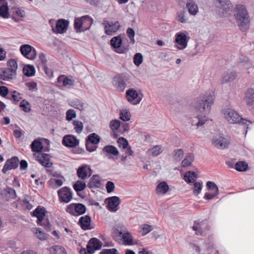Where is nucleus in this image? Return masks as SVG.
<instances>
[{
	"label": "nucleus",
	"mask_w": 254,
	"mask_h": 254,
	"mask_svg": "<svg viewBox=\"0 0 254 254\" xmlns=\"http://www.w3.org/2000/svg\"><path fill=\"white\" fill-rule=\"evenodd\" d=\"M214 101L213 93L205 92L200 94L191 103V107L199 113L209 112Z\"/></svg>",
	"instance_id": "1"
},
{
	"label": "nucleus",
	"mask_w": 254,
	"mask_h": 254,
	"mask_svg": "<svg viewBox=\"0 0 254 254\" xmlns=\"http://www.w3.org/2000/svg\"><path fill=\"white\" fill-rule=\"evenodd\" d=\"M234 14L240 29L242 31H246L249 27L250 19L245 6L241 4H237L234 9Z\"/></svg>",
	"instance_id": "2"
},
{
	"label": "nucleus",
	"mask_w": 254,
	"mask_h": 254,
	"mask_svg": "<svg viewBox=\"0 0 254 254\" xmlns=\"http://www.w3.org/2000/svg\"><path fill=\"white\" fill-rule=\"evenodd\" d=\"M221 112L230 124H242L247 129L249 128L248 126L251 124V121L242 118L237 112L232 109L226 108L222 110Z\"/></svg>",
	"instance_id": "3"
},
{
	"label": "nucleus",
	"mask_w": 254,
	"mask_h": 254,
	"mask_svg": "<svg viewBox=\"0 0 254 254\" xmlns=\"http://www.w3.org/2000/svg\"><path fill=\"white\" fill-rule=\"evenodd\" d=\"M46 209L44 207L38 206L33 212V215L37 218V223L39 225L44 226L45 229L49 231L51 229V225L48 221L43 222L45 216Z\"/></svg>",
	"instance_id": "4"
},
{
	"label": "nucleus",
	"mask_w": 254,
	"mask_h": 254,
	"mask_svg": "<svg viewBox=\"0 0 254 254\" xmlns=\"http://www.w3.org/2000/svg\"><path fill=\"white\" fill-rule=\"evenodd\" d=\"M102 246V243L96 238H91L88 242L86 248L81 249L79 253L80 254H93L95 251L100 250Z\"/></svg>",
	"instance_id": "5"
},
{
	"label": "nucleus",
	"mask_w": 254,
	"mask_h": 254,
	"mask_svg": "<svg viewBox=\"0 0 254 254\" xmlns=\"http://www.w3.org/2000/svg\"><path fill=\"white\" fill-rule=\"evenodd\" d=\"M86 206L80 203H71L66 208V211L72 216L81 215L86 212Z\"/></svg>",
	"instance_id": "6"
},
{
	"label": "nucleus",
	"mask_w": 254,
	"mask_h": 254,
	"mask_svg": "<svg viewBox=\"0 0 254 254\" xmlns=\"http://www.w3.org/2000/svg\"><path fill=\"white\" fill-rule=\"evenodd\" d=\"M129 79V75L122 73L115 76L113 79V84L120 91H123L126 86V82Z\"/></svg>",
	"instance_id": "7"
},
{
	"label": "nucleus",
	"mask_w": 254,
	"mask_h": 254,
	"mask_svg": "<svg viewBox=\"0 0 254 254\" xmlns=\"http://www.w3.org/2000/svg\"><path fill=\"white\" fill-rule=\"evenodd\" d=\"M116 233L118 236L122 238L124 241V244L125 245H133L132 236L131 233L126 231V228L123 225L118 226L116 230Z\"/></svg>",
	"instance_id": "8"
},
{
	"label": "nucleus",
	"mask_w": 254,
	"mask_h": 254,
	"mask_svg": "<svg viewBox=\"0 0 254 254\" xmlns=\"http://www.w3.org/2000/svg\"><path fill=\"white\" fill-rule=\"evenodd\" d=\"M188 33L187 31L184 32H178L176 34V43L178 50H184L188 45L190 37L187 36Z\"/></svg>",
	"instance_id": "9"
},
{
	"label": "nucleus",
	"mask_w": 254,
	"mask_h": 254,
	"mask_svg": "<svg viewBox=\"0 0 254 254\" xmlns=\"http://www.w3.org/2000/svg\"><path fill=\"white\" fill-rule=\"evenodd\" d=\"M102 24L104 25L105 32L108 35H113L121 27L119 21L115 22L104 20Z\"/></svg>",
	"instance_id": "10"
},
{
	"label": "nucleus",
	"mask_w": 254,
	"mask_h": 254,
	"mask_svg": "<svg viewBox=\"0 0 254 254\" xmlns=\"http://www.w3.org/2000/svg\"><path fill=\"white\" fill-rule=\"evenodd\" d=\"M212 142L215 147L220 149L227 148L230 144L229 140L221 135L214 136Z\"/></svg>",
	"instance_id": "11"
},
{
	"label": "nucleus",
	"mask_w": 254,
	"mask_h": 254,
	"mask_svg": "<svg viewBox=\"0 0 254 254\" xmlns=\"http://www.w3.org/2000/svg\"><path fill=\"white\" fill-rule=\"evenodd\" d=\"M20 51L21 54L27 59L33 60L36 57V50L28 44L23 45L20 47Z\"/></svg>",
	"instance_id": "12"
},
{
	"label": "nucleus",
	"mask_w": 254,
	"mask_h": 254,
	"mask_svg": "<svg viewBox=\"0 0 254 254\" xmlns=\"http://www.w3.org/2000/svg\"><path fill=\"white\" fill-rule=\"evenodd\" d=\"M58 193L61 202L68 203L72 198V192L70 189L66 187L60 189L58 191Z\"/></svg>",
	"instance_id": "13"
},
{
	"label": "nucleus",
	"mask_w": 254,
	"mask_h": 254,
	"mask_svg": "<svg viewBox=\"0 0 254 254\" xmlns=\"http://www.w3.org/2000/svg\"><path fill=\"white\" fill-rule=\"evenodd\" d=\"M92 174V171L89 165L83 164L80 166L77 170V175L81 179L84 180L90 177Z\"/></svg>",
	"instance_id": "14"
},
{
	"label": "nucleus",
	"mask_w": 254,
	"mask_h": 254,
	"mask_svg": "<svg viewBox=\"0 0 254 254\" xmlns=\"http://www.w3.org/2000/svg\"><path fill=\"white\" fill-rule=\"evenodd\" d=\"M63 144L68 147H73L79 145V140L77 137L71 134L65 135L62 140Z\"/></svg>",
	"instance_id": "15"
},
{
	"label": "nucleus",
	"mask_w": 254,
	"mask_h": 254,
	"mask_svg": "<svg viewBox=\"0 0 254 254\" xmlns=\"http://www.w3.org/2000/svg\"><path fill=\"white\" fill-rule=\"evenodd\" d=\"M220 4V12L222 16L227 17L230 14L232 4L229 0H217Z\"/></svg>",
	"instance_id": "16"
},
{
	"label": "nucleus",
	"mask_w": 254,
	"mask_h": 254,
	"mask_svg": "<svg viewBox=\"0 0 254 254\" xmlns=\"http://www.w3.org/2000/svg\"><path fill=\"white\" fill-rule=\"evenodd\" d=\"M208 226L206 220H196L193 223L192 229L195 232L197 235H202L203 231L207 228Z\"/></svg>",
	"instance_id": "17"
},
{
	"label": "nucleus",
	"mask_w": 254,
	"mask_h": 254,
	"mask_svg": "<svg viewBox=\"0 0 254 254\" xmlns=\"http://www.w3.org/2000/svg\"><path fill=\"white\" fill-rule=\"evenodd\" d=\"M126 98L128 102H131L133 105L139 104L141 100L137 91L133 89H129L127 91Z\"/></svg>",
	"instance_id": "18"
},
{
	"label": "nucleus",
	"mask_w": 254,
	"mask_h": 254,
	"mask_svg": "<svg viewBox=\"0 0 254 254\" xmlns=\"http://www.w3.org/2000/svg\"><path fill=\"white\" fill-rule=\"evenodd\" d=\"M208 120V118L204 115L197 114L195 116L191 118L190 122L192 126H196L197 127L204 125Z\"/></svg>",
	"instance_id": "19"
},
{
	"label": "nucleus",
	"mask_w": 254,
	"mask_h": 254,
	"mask_svg": "<svg viewBox=\"0 0 254 254\" xmlns=\"http://www.w3.org/2000/svg\"><path fill=\"white\" fill-rule=\"evenodd\" d=\"M19 160L17 157H13L7 160L5 165H4L2 172L6 173L8 170L15 169L18 166Z\"/></svg>",
	"instance_id": "20"
},
{
	"label": "nucleus",
	"mask_w": 254,
	"mask_h": 254,
	"mask_svg": "<svg viewBox=\"0 0 254 254\" xmlns=\"http://www.w3.org/2000/svg\"><path fill=\"white\" fill-rule=\"evenodd\" d=\"M68 25V21L61 19L59 20L56 24V29H55L53 27L52 30L55 33H64L65 32L67 29V27Z\"/></svg>",
	"instance_id": "21"
},
{
	"label": "nucleus",
	"mask_w": 254,
	"mask_h": 254,
	"mask_svg": "<svg viewBox=\"0 0 254 254\" xmlns=\"http://www.w3.org/2000/svg\"><path fill=\"white\" fill-rule=\"evenodd\" d=\"M119 204L120 198L118 196H112L108 199L107 208L112 212L117 211Z\"/></svg>",
	"instance_id": "22"
},
{
	"label": "nucleus",
	"mask_w": 254,
	"mask_h": 254,
	"mask_svg": "<svg viewBox=\"0 0 254 254\" xmlns=\"http://www.w3.org/2000/svg\"><path fill=\"white\" fill-rule=\"evenodd\" d=\"M237 77V74L236 71L234 70H228L222 74L221 82L224 84L232 82L236 79Z\"/></svg>",
	"instance_id": "23"
},
{
	"label": "nucleus",
	"mask_w": 254,
	"mask_h": 254,
	"mask_svg": "<svg viewBox=\"0 0 254 254\" xmlns=\"http://www.w3.org/2000/svg\"><path fill=\"white\" fill-rule=\"evenodd\" d=\"M37 158L39 163L45 167L49 168L52 165V163L50 161V155L48 154L43 153L39 154Z\"/></svg>",
	"instance_id": "24"
},
{
	"label": "nucleus",
	"mask_w": 254,
	"mask_h": 254,
	"mask_svg": "<svg viewBox=\"0 0 254 254\" xmlns=\"http://www.w3.org/2000/svg\"><path fill=\"white\" fill-rule=\"evenodd\" d=\"M91 221L90 217L89 215H85L80 218L78 223L83 230H90L91 229L90 227Z\"/></svg>",
	"instance_id": "25"
},
{
	"label": "nucleus",
	"mask_w": 254,
	"mask_h": 254,
	"mask_svg": "<svg viewBox=\"0 0 254 254\" xmlns=\"http://www.w3.org/2000/svg\"><path fill=\"white\" fill-rule=\"evenodd\" d=\"M186 6L190 15L194 16L198 13V6L193 0H188Z\"/></svg>",
	"instance_id": "26"
},
{
	"label": "nucleus",
	"mask_w": 254,
	"mask_h": 254,
	"mask_svg": "<svg viewBox=\"0 0 254 254\" xmlns=\"http://www.w3.org/2000/svg\"><path fill=\"white\" fill-rule=\"evenodd\" d=\"M16 73L9 68H5L2 72L0 74V79L7 80L12 79L16 76Z\"/></svg>",
	"instance_id": "27"
},
{
	"label": "nucleus",
	"mask_w": 254,
	"mask_h": 254,
	"mask_svg": "<svg viewBox=\"0 0 254 254\" xmlns=\"http://www.w3.org/2000/svg\"><path fill=\"white\" fill-rule=\"evenodd\" d=\"M101 185V183L100 177L97 175H94L89 180L87 186L90 189L99 188Z\"/></svg>",
	"instance_id": "28"
},
{
	"label": "nucleus",
	"mask_w": 254,
	"mask_h": 254,
	"mask_svg": "<svg viewBox=\"0 0 254 254\" xmlns=\"http://www.w3.org/2000/svg\"><path fill=\"white\" fill-rule=\"evenodd\" d=\"M194 160V155L192 153H188L185 158L181 162V167L182 168H188L190 166Z\"/></svg>",
	"instance_id": "29"
},
{
	"label": "nucleus",
	"mask_w": 254,
	"mask_h": 254,
	"mask_svg": "<svg viewBox=\"0 0 254 254\" xmlns=\"http://www.w3.org/2000/svg\"><path fill=\"white\" fill-rule=\"evenodd\" d=\"M169 186L165 182L159 183L156 188L155 191L157 194H165L168 191Z\"/></svg>",
	"instance_id": "30"
},
{
	"label": "nucleus",
	"mask_w": 254,
	"mask_h": 254,
	"mask_svg": "<svg viewBox=\"0 0 254 254\" xmlns=\"http://www.w3.org/2000/svg\"><path fill=\"white\" fill-rule=\"evenodd\" d=\"M196 178V175L192 171L187 172L184 177V179L188 183L194 182Z\"/></svg>",
	"instance_id": "31"
},
{
	"label": "nucleus",
	"mask_w": 254,
	"mask_h": 254,
	"mask_svg": "<svg viewBox=\"0 0 254 254\" xmlns=\"http://www.w3.org/2000/svg\"><path fill=\"white\" fill-rule=\"evenodd\" d=\"M23 71L25 76L30 77L35 74V69L33 65L28 64L24 66Z\"/></svg>",
	"instance_id": "32"
},
{
	"label": "nucleus",
	"mask_w": 254,
	"mask_h": 254,
	"mask_svg": "<svg viewBox=\"0 0 254 254\" xmlns=\"http://www.w3.org/2000/svg\"><path fill=\"white\" fill-rule=\"evenodd\" d=\"M86 140L90 142L92 144L97 145L100 141V137L95 133H92L88 135Z\"/></svg>",
	"instance_id": "33"
},
{
	"label": "nucleus",
	"mask_w": 254,
	"mask_h": 254,
	"mask_svg": "<svg viewBox=\"0 0 254 254\" xmlns=\"http://www.w3.org/2000/svg\"><path fill=\"white\" fill-rule=\"evenodd\" d=\"M31 147L33 152H41L43 149L42 143L38 140H34L31 144Z\"/></svg>",
	"instance_id": "34"
},
{
	"label": "nucleus",
	"mask_w": 254,
	"mask_h": 254,
	"mask_svg": "<svg viewBox=\"0 0 254 254\" xmlns=\"http://www.w3.org/2000/svg\"><path fill=\"white\" fill-rule=\"evenodd\" d=\"M49 254H66V252L63 247L55 246L50 249Z\"/></svg>",
	"instance_id": "35"
},
{
	"label": "nucleus",
	"mask_w": 254,
	"mask_h": 254,
	"mask_svg": "<svg viewBox=\"0 0 254 254\" xmlns=\"http://www.w3.org/2000/svg\"><path fill=\"white\" fill-rule=\"evenodd\" d=\"M131 115L128 110L126 109H122L120 111V118L123 121H128L130 120Z\"/></svg>",
	"instance_id": "36"
},
{
	"label": "nucleus",
	"mask_w": 254,
	"mask_h": 254,
	"mask_svg": "<svg viewBox=\"0 0 254 254\" xmlns=\"http://www.w3.org/2000/svg\"><path fill=\"white\" fill-rule=\"evenodd\" d=\"M103 151L109 154H113L115 156H117L119 154V151L117 148L113 145L105 146L103 148Z\"/></svg>",
	"instance_id": "37"
},
{
	"label": "nucleus",
	"mask_w": 254,
	"mask_h": 254,
	"mask_svg": "<svg viewBox=\"0 0 254 254\" xmlns=\"http://www.w3.org/2000/svg\"><path fill=\"white\" fill-rule=\"evenodd\" d=\"M248 168V164L244 161H239L235 165V169L239 172L246 171Z\"/></svg>",
	"instance_id": "38"
},
{
	"label": "nucleus",
	"mask_w": 254,
	"mask_h": 254,
	"mask_svg": "<svg viewBox=\"0 0 254 254\" xmlns=\"http://www.w3.org/2000/svg\"><path fill=\"white\" fill-rule=\"evenodd\" d=\"M111 45L114 48H118L121 46L122 40L120 36L113 37L110 41Z\"/></svg>",
	"instance_id": "39"
},
{
	"label": "nucleus",
	"mask_w": 254,
	"mask_h": 254,
	"mask_svg": "<svg viewBox=\"0 0 254 254\" xmlns=\"http://www.w3.org/2000/svg\"><path fill=\"white\" fill-rule=\"evenodd\" d=\"M83 105L84 104L82 102V101L77 99L72 101L70 104V106L71 107L80 111L83 110Z\"/></svg>",
	"instance_id": "40"
},
{
	"label": "nucleus",
	"mask_w": 254,
	"mask_h": 254,
	"mask_svg": "<svg viewBox=\"0 0 254 254\" xmlns=\"http://www.w3.org/2000/svg\"><path fill=\"white\" fill-rule=\"evenodd\" d=\"M86 187L85 182L78 180L73 185V188L76 192L84 190Z\"/></svg>",
	"instance_id": "41"
},
{
	"label": "nucleus",
	"mask_w": 254,
	"mask_h": 254,
	"mask_svg": "<svg viewBox=\"0 0 254 254\" xmlns=\"http://www.w3.org/2000/svg\"><path fill=\"white\" fill-rule=\"evenodd\" d=\"M72 124L74 126V129L76 133L79 134L82 131L84 127L82 122L74 120L73 121Z\"/></svg>",
	"instance_id": "42"
},
{
	"label": "nucleus",
	"mask_w": 254,
	"mask_h": 254,
	"mask_svg": "<svg viewBox=\"0 0 254 254\" xmlns=\"http://www.w3.org/2000/svg\"><path fill=\"white\" fill-rule=\"evenodd\" d=\"M178 20L179 22L185 23L188 20V16L186 11L183 10L178 13Z\"/></svg>",
	"instance_id": "43"
},
{
	"label": "nucleus",
	"mask_w": 254,
	"mask_h": 254,
	"mask_svg": "<svg viewBox=\"0 0 254 254\" xmlns=\"http://www.w3.org/2000/svg\"><path fill=\"white\" fill-rule=\"evenodd\" d=\"M109 125L111 130L115 132L120 128L121 122L118 120H113L110 122Z\"/></svg>",
	"instance_id": "44"
},
{
	"label": "nucleus",
	"mask_w": 254,
	"mask_h": 254,
	"mask_svg": "<svg viewBox=\"0 0 254 254\" xmlns=\"http://www.w3.org/2000/svg\"><path fill=\"white\" fill-rule=\"evenodd\" d=\"M206 188L208 190H212L217 194L219 193V189L217 185L213 182L208 181L206 183Z\"/></svg>",
	"instance_id": "45"
},
{
	"label": "nucleus",
	"mask_w": 254,
	"mask_h": 254,
	"mask_svg": "<svg viewBox=\"0 0 254 254\" xmlns=\"http://www.w3.org/2000/svg\"><path fill=\"white\" fill-rule=\"evenodd\" d=\"M35 235L37 238L40 240H45L48 238V235L41 230V228H36Z\"/></svg>",
	"instance_id": "46"
},
{
	"label": "nucleus",
	"mask_w": 254,
	"mask_h": 254,
	"mask_svg": "<svg viewBox=\"0 0 254 254\" xmlns=\"http://www.w3.org/2000/svg\"><path fill=\"white\" fill-rule=\"evenodd\" d=\"M143 62V56L141 53H138L135 54L133 58V63L137 66H139Z\"/></svg>",
	"instance_id": "47"
},
{
	"label": "nucleus",
	"mask_w": 254,
	"mask_h": 254,
	"mask_svg": "<svg viewBox=\"0 0 254 254\" xmlns=\"http://www.w3.org/2000/svg\"><path fill=\"white\" fill-rule=\"evenodd\" d=\"M4 191L5 194L8 195V197L10 199H14L16 197V194L15 190L11 188L7 187L4 189Z\"/></svg>",
	"instance_id": "48"
},
{
	"label": "nucleus",
	"mask_w": 254,
	"mask_h": 254,
	"mask_svg": "<svg viewBox=\"0 0 254 254\" xmlns=\"http://www.w3.org/2000/svg\"><path fill=\"white\" fill-rule=\"evenodd\" d=\"M194 189L193 190V193L194 195H197L201 192L202 189V182H195L193 184Z\"/></svg>",
	"instance_id": "49"
},
{
	"label": "nucleus",
	"mask_w": 254,
	"mask_h": 254,
	"mask_svg": "<svg viewBox=\"0 0 254 254\" xmlns=\"http://www.w3.org/2000/svg\"><path fill=\"white\" fill-rule=\"evenodd\" d=\"M21 94L17 92L16 90L12 91L10 97H8L10 100H13V101L15 103L19 102L21 99Z\"/></svg>",
	"instance_id": "50"
},
{
	"label": "nucleus",
	"mask_w": 254,
	"mask_h": 254,
	"mask_svg": "<svg viewBox=\"0 0 254 254\" xmlns=\"http://www.w3.org/2000/svg\"><path fill=\"white\" fill-rule=\"evenodd\" d=\"M7 66L8 67L7 68H9L11 70H12L13 72L16 73V70L17 69V64L16 62L13 59H10L7 62Z\"/></svg>",
	"instance_id": "51"
},
{
	"label": "nucleus",
	"mask_w": 254,
	"mask_h": 254,
	"mask_svg": "<svg viewBox=\"0 0 254 254\" xmlns=\"http://www.w3.org/2000/svg\"><path fill=\"white\" fill-rule=\"evenodd\" d=\"M58 82H62L64 86H66L67 85H72L73 81L68 78V77H64V76H60L58 79Z\"/></svg>",
	"instance_id": "52"
},
{
	"label": "nucleus",
	"mask_w": 254,
	"mask_h": 254,
	"mask_svg": "<svg viewBox=\"0 0 254 254\" xmlns=\"http://www.w3.org/2000/svg\"><path fill=\"white\" fill-rule=\"evenodd\" d=\"M8 15V8L6 5L0 6V16L3 18H7Z\"/></svg>",
	"instance_id": "53"
},
{
	"label": "nucleus",
	"mask_w": 254,
	"mask_h": 254,
	"mask_svg": "<svg viewBox=\"0 0 254 254\" xmlns=\"http://www.w3.org/2000/svg\"><path fill=\"white\" fill-rule=\"evenodd\" d=\"M127 34L129 38L130 43L131 44H134L135 43V40L134 39L135 32L133 29L131 28H128L127 30Z\"/></svg>",
	"instance_id": "54"
},
{
	"label": "nucleus",
	"mask_w": 254,
	"mask_h": 254,
	"mask_svg": "<svg viewBox=\"0 0 254 254\" xmlns=\"http://www.w3.org/2000/svg\"><path fill=\"white\" fill-rule=\"evenodd\" d=\"M76 114L73 109H69L66 112V120L68 121H71L73 118H76Z\"/></svg>",
	"instance_id": "55"
},
{
	"label": "nucleus",
	"mask_w": 254,
	"mask_h": 254,
	"mask_svg": "<svg viewBox=\"0 0 254 254\" xmlns=\"http://www.w3.org/2000/svg\"><path fill=\"white\" fill-rule=\"evenodd\" d=\"M142 235H145L151 232L153 229L152 226L149 224H144L141 226Z\"/></svg>",
	"instance_id": "56"
},
{
	"label": "nucleus",
	"mask_w": 254,
	"mask_h": 254,
	"mask_svg": "<svg viewBox=\"0 0 254 254\" xmlns=\"http://www.w3.org/2000/svg\"><path fill=\"white\" fill-rule=\"evenodd\" d=\"M83 22L82 18H75L74 20V28L77 32H80V28L82 27Z\"/></svg>",
	"instance_id": "57"
},
{
	"label": "nucleus",
	"mask_w": 254,
	"mask_h": 254,
	"mask_svg": "<svg viewBox=\"0 0 254 254\" xmlns=\"http://www.w3.org/2000/svg\"><path fill=\"white\" fill-rule=\"evenodd\" d=\"M149 151L153 156H156L161 153V147L156 145L149 150Z\"/></svg>",
	"instance_id": "58"
},
{
	"label": "nucleus",
	"mask_w": 254,
	"mask_h": 254,
	"mask_svg": "<svg viewBox=\"0 0 254 254\" xmlns=\"http://www.w3.org/2000/svg\"><path fill=\"white\" fill-rule=\"evenodd\" d=\"M85 146L87 150L91 152L95 151L97 148V145L92 144L90 142L87 141L86 140Z\"/></svg>",
	"instance_id": "59"
},
{
	"label": "nucleus",
	"mask_w": 254,
	"mask_h": 254,
	"mask_svg": "<svg viewBox=\"0 0 254 254\" xmlns=\"http://www.w3.org/2000/svg\"><path fill=\"white\" fill-rule=\"evenodd\" d=\"M118 143L120 147H122L124 149L126 148L128 144L127 140L123 137L119 138Z\"/></svg>",
	"instance_id": "60"
},
{
	"label": "nucleus",
	"mask_w": 254,
	"mask_h": 254,
	"mask_svg": "<svg viewBox=\"0 0 254 254\" xmlns=\"http://www.w3.org/2000/svg\"><path fill=\"white\" fill-rule=\"evenodd\" d=\"M184 156V151L182 149L176 150V161H180Z\"/></svg>",
	"instance_id": "61"
},
{
	"label": "nucleus",
	"mask_w": 254,
	"mask_h": 254,
	"mask_svg": "<svg viewBox=\"0 0 254 254\" xmlns=\"http://www.w3.org/2000/svg\"><path fill=\"white\" fill-rule=\"evenodd\" d=\"M107 191L108 193H110L112 192L114 189H115V185L113 182L111 181H108L107 183L106 186Z\"/></svg>",
	"instance_id": "62"
},
{
	"label": "nucleus",
	"mask_w": 254,
	"mask_h": 254,
	"mask_svg": "<svg viewBox=\"0 0 254 254\" xmlns=\"http://www.w3.org/2000/svg\"><path fill=\"white\" fill-rule=\"evenodd\" d=\"M244 101H245L247 105L249 106H251L254 104V100L251 97L245 94L244 98Z\"/></svg>",
	"instance_id": "63"
},
{
	"label": "nucleus",
	"mask_w": 254,
	"mask_h": 254,
	"mask_svg": "<svg viewBox=\"0 0 254 254\" xmlns=\"http://www.w3.org/2000/svg\"><path fill=\"white\" fill-rule=\"evenodd\" d=\"M117 251L116 249H104L100 254H119L117 253Z\"/></svg>",
	"instance_id": "64"
}]
</instances>
